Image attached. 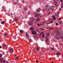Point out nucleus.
<instances>
[{
  "mask_svg": "<svg viewBox=\"0 0 63 63\" xmlns=\"http://www.w3.org/2000/svg\"><path fill=\"white\" fill-rule=\"evenodd\" d=\"M2 47L1 46H0V48H1Z\"/></svg>",
  "mask_w": 63,
  "mask_h": 63,
  "instance_id": "603ef678",
  "label": "nucleus"
},
{
  "mask_svg": "<svg viewBox=\"0 0 63 63\" xmlns=\"http://www.w3.org/2000/svg\"><path fill=\"white\" fill-rule=\"evenodd\" d=\"M2 57V55L1 54H0V57Z\"/></svg>",
  "mask_w": 63,
  "mask_h": 63,
  "instance_id": "473e14b6",
  "label": "nucleus"
},
{
  "mask_svg": "<svg viewBox=\"0 0 63 63\" xmlns=\"http://www.w3.org/2000/svg\"><path fill=\"white\" fill-rule=\"evenodd\" d=\"M44 35H45V34H43L42 35V38H44Z\"/></svg>",
  "mask_w": 63,
  "mask_h": 63,
  "instance_id": "c9c22d12",
  "label": "nucleus"
},
{
  "mask_svg": "<svg viewBox=\"0 0 63 63\" xmlns=\"http://www.w3.org/2000/svg\"><path fill=\"white\" fill-rule=\"evenodd\" d=\"M4 46H6V45L5 44H4Z\"/></svg>",
  "mask_w": 63,
  "mask_h": 63,
  "instance_id": "0e129e2a",
  "label": "nucleus"
},
{
  "mask_svg": "<svg viewBox=\"0 0 63 63\" xmlns=\"http://www.w3.org/2000/svg\"><path fill=\"white\" fill-rule=\"evenodd\" d=\"M20 33H23V30H20Z\"/></svg>",
  "mask_w": 63,
  "mask_h": 63,
  "instance_id": "2eb2a0df",
  "label": "nucleus"
},
{
  "mask_svg": "<svg viewBox=\"0 0 63 63\" xmlns=\"http://www.w3.org/2000/svg\"><path fill=\"white\" fill-rule=\"evenodd\" d=\"M16 35H15L13 36V38H14V39H16Z\"/></svg>",
  "mask_w": 63,
  "mask_h": 63,
  "instance_id": "6ab92c4d",
  "label": "nucleus"
},
{
  "mask_svg": "<svg viewBox=\"0 0 63 63\" xmlns=\"http://www.w3.org/2000/svg\"><path fill=\"white\" fill-rule=\"evenodd\" d=\"M37 21H40V18H37Z\"/></svg>",
  "mask_w": 63,
  "mask_h": 63,
  "instance_id": "a878e982",
  "label": "nucleus"
},
{
  "mask_svg": "<svg viewBox=\"0 0 63 63\" xmlns=\"http://www.w3.org/2000/svg\"><path fill=\"white\" fill-rule=\"evenodd\" d=\"M45 40L47 42H48V38L47 37H46L45 38Z\"/></svg>",
  "mask_w": 63,
  "mask_h": 63,
  "instance_id": "1a4fd4ad",
  "label": "nucleus"
},
{
  "mask_svg": "<svg viewBox=\"0 0 63 63\" xmlns=\"http://www.w3.org/2000/svg\"><path fill=\"white\" fill-rule=\"evenodd\" d=\"M53 33H55L56 32V31H55V30H54L53 31Z\"/></svg>",
  "mask_w": 63,
  "mask_h": 63,
  "instance_id": "2f4dec72",
  "label": "nucleus"
},
{
  "mask_svg": "<svg viewBox=\"0 0 63 63\" xmlns=\"http://www.w3.org/2000/svg\"><path fill=\"white\" fill-rule=\"evenodd\" d=\"M39 30H44L45 29L43 28H40Z\"/></svg>",
  "mask_w": 63,
  "mask_h": 63,
  "instance_id": "4be33fe9",
  "label": "nucleus"
},
{
  "mask_svg": "<svg viewBox=\"0 0 63 63\" xmlns=\"http://www.w3.org/2000/svg\"><path fill=\"white\" fill-rule=\"evenodd\" d=\"M60 52H57L56 53V55L57 56H59V55H60Z\"/></svg>",
  "mask_w": 63,
  "mask_h": 63,
  "instance_id": "9d476101",
  "label": "nucleus"
},
{
  "mask_svg": "<svg viewBox=\"0 0 63 63\" xmlns=\"http://www.w3.org/2000/svg\"><path fill=\"white\" fill-rule=\"evenodd\" d=\"M53 27H50L49 28V30H51V29H52Z\"/></svg>",
  "mask_w": 63,
  "mask_h": 63,
  "instance_id": "aec40b11",
  "label": "nucleus"
},
{
  "mask_svg": "<svg viewBox=\"0 0 63 63\" xmlns=\"http://www.w3.org/2000/svg\"><path fill=\"white\" fill-rule=\"evenodd\" d=\"M4 52H3V53H4Z\"/></svg>",
  "mask_w": 63,
  "mask_h": 63,
  "instance_id": "774afa93",
  "label": "nucleus"
},
{
  "mask_svg": "<svg viewBox=\"0 0 63 63\" xmlns=\"http://www.w3.org/2000/svg\"><path fill=\"white\" fill-rule=\"evenodd\" d=\"M56 26H57V25H58V23H56Z\"/></svg>",
  "mask_w": 63,
  "mask_h": 63,
  "instance_id": "ea45409f",
  "label": "nucleus"
},
{
  "mask_svg": "<svg viewBox=\"0 0 63 63\" xmlns=\"http://www.w3.org/2000/svg\"><path fill=\"white\" fill-rule=\"evenodd\" d=\"M29 41H31V39H29Z\"/></svg>",
  "mask_w": 63,
  "mask_h": 63,
  "instance_id": "4c0bfd02",
  "label": "nucleus"
},
{
  "mask_svg": "<svg viewBox=\"0 0 63 63\" xmlns=\"http://www.w3.org/2000/svg\"><path fill=\"white\" fill-rule=\"evenodd\" d=\"M53 21H51L50 22V23H53Z\"/></svg>",
  "mask_w": 63,
  "mask_h": 63,
  "instance_id": "f704fd0d",
  "label": "nucleus"
},
{
  "mask_svg": "<svg viewBox=\"0 0 63 63\" xmlns=\"http://www.w3.org/2000/svg\"><path fill=\"white\" fill-rule=\"evenodd\" d=\"M28 15H29V14H30V12L29 11L28 12Z\"/></svg>",
  "mask_w": 63,
  "mask_h": 63,
  "instance_id": "58836bf2",
  "label": "nucleus"
},
{
  "mask_svg": "<svg viewBox=\"0 0 63 63\" xmlns=\"http://www.w3.org/2000/svg\"><path fill=\"white\" fill-rule=\"evenodd\" d=\"M60 37L62 39H63L62 42H63V34L61 33L60 34Z\"/></svg>",
  "mask_w": 63,
  "mask_h": 63,
  "instance_id": "39448f33",
  "label": "nucleus"
},
{
  "mask_svg": "<svg viewBox=\"0 0 63 63\" xmlns=\"http://www.w3.org/2000/svg\"><path fill=\"white\" fill-rule=\"evenodd\" d=\"M59 30H62V28H59Z\"/></svg>",
  "mask_w": 63,
  "mask_h": 63,
  "instance_id": "c85d7f7f",
  "label": "nucleus"
},
{
  "mask_svg": "<svg viewBox=\"0 0 63 63\" xmlns=\"http://www.w3.org/2000/svg\"><path fill=\"white\" fill-rule=\"evenodd\" d=\"M33 23L32 22H29V25H32Z\"/></svg>",
  "mask_w": 63,
  "mask_h": 63,
  "instance_id": "6e6552de",
  "label": "nucleus"
},
{
  "mask_svg": "<svg viewBox=\"0 0 63 63\" xmlns=\"http://www.w3.org/2000/svg\"><path fill=\"white\" fill-rule=\"evenodd\" d=\"M46 8L47 10H49L50 9V6L48 5H47L46 6Z\"/></svg>",
  "mask_w": 63,
  "mask_h": 63,
  "instance_id": "f257e3e1",
  "label": "nucleus"
},
{
  "mask_svg": "<svg viewBox=\"0 0 63 63\" xmlns=\"http://www.w3.org/2000/svg\"><path fill=\"white\" fill-rule=\"evenodd\" d=\"M30 20L32 21H35V19H34V18H30Z\"/></svg>",
  "mask_w": 63,
  "mask_h": 63,
  "instance_id": "423d86ee",
  "label": "nucleus"
},
{
  "mask_svg": "<svg viewBox=\"0 0 63 63\" xmlns=\"http://www.w3.org/2000/svg\"><path fill=\"white\" fill-rule=\"evenodd\" d=\"M37 31L38 32H39V29H37Z\"/></svg>",
  "mask_w": 63,
  "mask_h": 63,
  "instance_id": "37998d69",
  "label": "nucleus"
},
{
  "mask_svg": "<svg viewBox=\"0 0 63 63\" xmlns=\"http://www.w3.org/2000/svg\"><path fill=\"white\" fill-rule=\"evenodd\" d=\"M37 25H38V26H41V25H40V24H39V23H38L37 24Z\"/></svg>",
  "mask_w": 63,
  "mask_h": 63,
  "instance_id": "7c9ffc66",
  "label": "nucleus"
},
{
  "mask_svg": "<svg viewBox=\"0 0 63 63\" xmlns=\"http://www.w3.org/2000/svg\"><path fill=\"white\" fill-rule=\"evenodd\" d=\"M38 62V60H37L36 61V62L37 63Z\"/></svg>",
  "mask_w": 63,
  "mask_h": 63,
  "instance_id": "864d4df0",
  "label": "nucleus"
},
{
  "mask_svg": "<svg viewBox=\"0 0 63 63\" xmlns=\"http://www.w3.org/2000/svg\"><path fill=\"white\" fill-rule=\"evenodd\" d=\"M2 8H4V9H5V8L4 7H2Z\"/></svg>",
  "mask_w": 63,
  "mask_h": 63,
  "instance_id": "8fccbe9b",
  "label": "nucleus"
},
{
  "mask_svg": "<svg viewBox=\"0 0 63 63\" xmlns=\"http://www.w3.org/2000/svg\"><path fill=\"white\" fill-rule=\"evenodd\" d=\"M43 23H45V22H43Z\"/></svg>",
  "mask_w": 63,
  "mask_h": 63,
  "instance_id": "6e6d98bb",
  "label": "nucleus"
},
{
  "mask_svg": "<svg viewBox=\"0 0 63 63\" xmlns=\"http://www.w3.org/2000/svg\"><path fill=\"white\" fill-rule=\"evenodd\" d=\"M16 59H18V57H16Z\"/></svg>",
  "mask_w": 63,
  "mask_h": 63,
  "instance_id": "a18cd8bd",
  "label": "nucleus"
},
{
  "mask_svg": "<svg viewBox=\"0 0 63 63\" xmlns=\"http://www.w3.org/2000/svg\"><path fill=\"white\" fill-rule=\"evenodd\" d=\"M60 1L61 2H62V0H60Z\"/></svg>",
  "mask_w": 63,
  "mask_h": 63,
  "instance_id": "5fc2aeb1",
  "label": "nucleus"
},
{
  "mask_svg": "<svg viewBox=\"0 0 63 63\" xmlns=\"http://www.w3.org/2000/svg\"><path fill=\"white\" fill-rule=\"evenodd\" d=\"M15 21H18V19L17 18H15Z\"/></svg>",
  "mask_w": 63,
  "mask_h": 63,
  "instance_id": "412c9836",
  "label": "nucleus"
},
{
  "mask_svg": "<svg viewBox=\"0 0 63 63\" xmlns=\"http://www.w3.org/2000/svg\"><path fill=\"white\" fill-rule=\"evenodd\" d=\"M49 29V28H47V29Z\"/></svg>",
  "mask_w": 63,
  "mask_h": 63,
  "instance_id": "13d9d810",
  "label": "nucleus"
},
{
  "mask_svg": "<svg viewBox=\"0 0 63 63\" xmlns=\"http://www.w3.org/2000/svg\"><path fill=\"white\" fill-rule=\"evenodd\" d=\"M30 30L31 31L32 30H34V28H33V27H32L30 29Z\"/></svg>",
  "mask_w": 63,
  "mask_h": 63,
  "instance_id": "a211bd4d",
  "label": "nucleus"
},
{
  "mask_svg": "<svg viewBox=\"0 0 63 63\" xmlns=\"http://www.w3.org/2000/svg\"><path fill=\"white\" fill-rule=\"evenodd\" d=\"M43 20H45V19H44V18H43Z\"/></svg>",
  "mask_w": 63,
  "mask_h": 63,
  "instance_id": "e2e57ef3",
  "label": "nucleus"
},
{
  "mask_svg": "<svg viewBox=\"0 0 63 63\" xmlns=\"http://www.w3.org/2000/svg\"><path fill=\"white\" fill-rule=\"evenodd\" d=\"M32 34L34 35H35L37 34V32L35 31H32Z\"/></svg>",
  "mask_w": 63,
  "mask_h": 63,
  "instance_id": "7ed1b4c3",
  "label": "nucleus"
},
{
  "mask_svg": "<svg viewBox=\"0 0 63 63\" xmlns=\"http://www.w3.org/2000/svg\"><path fill=\"white\" fill-rule=\"evenodd\" d=\"M5 61V60H4L2 61V62H4Z\"/></svg>",
  "mask_w": 63,
  "mask_h": 63,
  "instance_id": "de8ad7c7",
  "label": "nucleus"
},
{
  "mask_svg": "<svg viewBox=\"0 0 63 63\" xmlns=\"http://www.w3.org/2000/svg\"><path fill=\"white\" fill-rule=\"evenodd\" d=\"M0 23L2 24H4L5 23V21H2Z\"/></svg>",
  "mask_w": 63,
  "mask_h": 63,
  "instance_id": "9b49d317",
  "label": "nucleus"
},
{
  "mask_svg": "<svg viewBox=\"0 0 63 63\" xmlns=\"http://www.w3.org/2000/svg\"><path fill=\"white\" fill-rule=\"evenodd\" d=\"M53 5H54L55 7H57V4H56L55 3H54L53 4Z\"/></svg>",
  "mask_w": 63,
  "mask_h": 63,
  "instance_id": "f8f14e48",
  "label": "nucleus"
},
{
  "mask_svg": "<svg viewBox=\"0 0 63 63\" xmlns=\"http://www.w3.org/2000/svg\"><path fill=\"white\" fill-rule=\"evenodd\" d=\"M4 36H8V33H5L4 34Z\"/></svg>",
  "mask_w": 63,
  "mask_h": 63,
  "instance_id": "cd10ccee",
  "label": "nucleus"
},
{
  "mask_svg": "<svg viewBox=\"0 0 63 63\" xmlns=\"http://www.w3.org/2000/svg\"><path fill=\"white\" fill-rule=\"evenodd\" d=\"M35 17H38V16H39V14H37V13H35Z\"/></svg>",
  "mask_w": 63,
  "mask_h": 63,
  "instance_id": "0eeeda50",
  "label": "nucleus"
},
{
  "mask_svg": "<svg viewBox=\"0 0 63 63\" xmlns=\"http://www.w3.org/2000/svg\"><path fill=\"white\" fill-rule=\"evenodd\" d=\"M63 8V4L62 5V6L61 7V8Z\"/></svg>",
  "mask_w": 63,
  "mask_h": 63,
  "instance_id": "e433bc0d",
  "label": "nucleus"
},
{
  "mask_svg": "<svg viewBox=\"0 0 63 63\" xmlns=\"http://www.w3.org/2000/svg\"><path fill=\"white\" fill-rule=\"evenodd\" d=\"M26 37H29V35H28V33H26Z\"/></svg>",
  "mask_w": 63,
  "mask_h": 63,
  "instance_id": "ddd939ff",
  "label": "nucleus"
},
{
  "mask_svg": "<svg viewBox=\"0 0 63 63\" xmlns=\"http://www.w3.org/2000/svg\"><path fill=\"white\" fill-rule=\"evenodd\" d=\"M61 19V18L59 19V20H60Z\"/></svg>",
  "mask_w": 63,
  "mask_h": 63,
  "instance_id": "3c124183",
  "label": "nucleus"
},
{
  "mask_svg": "<svg viewBox=\"0 0 63 63\" xmlns=\"http://www.w3.org/2000/svg\"><path fill=\"white\" fill-rule=\"evenodd\" d=\"M10 51L11 52H13L14 50L13 49V48H11L10 49Z\"/></svg>",
  "mask_w": 63,
  "mask_h": 63,
  "instance_id": "dca6fc26",
  "label": "nucleus"
},
{
  "mask_svg": "<svg viewBox=\"0 0 63 63\" xmlns=\"http://www.w3.org/2000/svg\"><path fill=\"white\" fill-rule=\"evenodd\" d=\"M13 14H11V16H13Z\"/></svg>",
  "mask_w": 63,
  "mask_h": 63,
  "instance_id": "4d7b16f0",
  "label": "nucleus"
},
{
  "mask_svg": "<svg viewBox=\"0 0 63 63\" xmlns=\"http://www.w3.org/2000/svg\"><path fill=\"white\" fill-rule=\"evenodd\" d=\"M28 9V8L26 7H25V8H24V11H26V10H27V9Z\"/></svg>",
  "mask_w": 63,
  "mask_h": 63,
  "instance_id": "f3484780",
  "label": "nucleus"
},
{
  "mask_svg": "<svg viewBox=\"0 0 63 63\" xmlns=\"http://www.w3.org/2000/svg\"><path fill=\"white\" fill-rule=\"evenodd\" d=\"M4 46V47H6V46Z\"/></svg>",
  "mask_w": 63,
  "mask_h": 63,
  "instance_id": "09e8293b",
  "label": "nucleus"
},
{
  "mask_svg": "<svg viewBox=\"0 0 63 63\" xmlns=\"http://www.w3.org/2000/svg\"><path fill=\"white\" fill-rule=\"evenodd\" d=\"M36 49H37V50L38 51L39 50V47H37L36 48Z\"/></svg>",
  "mask_w": 63,
  "mask_h": 63,
  "instance_id": "c756f323",
  "label": "nucleus"
},
{
  "mask_svg": "<svg viewBox=\"0 0 63 63\" xmlns=\"http://www.w3.org/2000/svg\"><path fill=\"white\" fill-rule=\"evenodd\" d=\"M56 18H54V20H56Z\"/></svg>",
  "mask_w": 63,
  "mask_h": 63,
  "instance_id": "79ce46f5",
  "label": "nucleus"
},
{
  "mask_svg": "<svg viewBox=\"0 0 63 63\" xmlns=\"http://www.w3.org/2000/svg\"><path fill=\"white\" fill-rule=\"evenodd\" d=\"M52 63H53V62H52Z\"/></svg>",
  "mask_w": 63,
  "mask_h": 63,
  "instance_id": "338daca9",
  "label": "nucleus"
},
{
  "mask_svg": "<svg viewBox=\"0 0 63 63\" xmlns=\"http://www.w3.org/2000/svg\"><path fill=\"white\" fill-rule=\"evenodd\" d=\"M54 49V48H52V50H53Z\"/></svg>",
  "mask_w": 63,
  "mask_h": 63,
  "instance_id": "c03bdc74",
  "label": "nucleus"
},
{
  "mask_svg": "<svg viewBox=\"0 0 63 63\" xmlns=\"http://www.w3.org/2000/svg\"><path fill=\"white\" fill-rule=\"evenodd\" d=\"M46 36H49V33H47V34H46Z\"/></svg>",
  "mask_w": 63,
  "mask_h": 63,
  "instance_id": "bb28decb",
  "label": "nucleus"
},
{
  "mask_svg": "<svg viewBox=\"0 0 63 63\" xmlns=\"http://www.w3.org/2000/svg\"><path fill=\"white\" fill-rule=\"evenodd\" d=\"M59 22L60 24H62V21H60Z\"/></svg>",
  "mask_w": 63,
  "mask_h": 63,
  "instance_id": "b1692460",
  "label": "nucleus"
},
{
  "mask_svg": "<svg viewBox=\"0 0 63 63\" xmlns=\"http://www.w3.org/2000/svg\"><path fill=\"white\" fill-rule=\"evenodd\" d=\"M2 59H0V62H2Z\"/></svg>",
  "mask_w": 63,
  "mask_h": 63,
  "instance_id": "72a5a7b5",
  "label": "nucleus"
},
{
  "mask_svg": "<svg viewBox=\"0 0 63 63\" xmlns=\"http://www.w3.org/2000/svg\"><path fill=\"white\" fill-rule=\"evenodd\" d=\"M59 14H60V12H59L57 14V16H56V17H58V16H59Z\"/></svg>",
  "mask_w": 63,
  "mask_h": 63,
  "instance_id": "4468645a",
  "label": "nucleus"
},
{
  "mask_svg": "<svg viewBox=\"0 0 63 63\" xmlns=\"http://www.w3.org/2000/svg\"><path fill=\"white\" fill-rule=\"evenodd\" d=\"M4 63H6V62H5ZM6 63H8L7 62Z\"/></svg>",
  "mask_w": 63,
  "mask_h": 63,
  "instance_id": "bf43d9fd",
  "label": "nucleus"
},
{
  "mask_svg": "<svg viewBox=\"0 0 63 63\" xmlns=\"http://www.w3.org/2000/svg\"><path fill=\"white\" fill-rule=\"evenodd\" d=\"M41 9L40 8H38V9H37L36 12L38 13H39V12H40L41 11Z\"/></svg>",
  "mask_w": 63,
  "mask_h": 63,
  "instance_id": "20e7f679",
  "label": "nucleus"
},
{
  "mask_svg": "<svg viewBox=\"0 0 63 63\" xmlns=\"http://www.w3.org/2000/svg\"><path fill=\"white\" fill-rule=\"evenodd\" d=\"M15 56H16V54H14Z\"/></svg>",
  "mask_w": 63,
  "mask_h": 63,
  "instance_id": "680f3d73",
  "label": "nucleus"
},
{
  "mask_svg": "<svg viewBox=\"0 0 63 63\" xmlns=\"http://www.w3.org/2000/svg\"><path fill=\"white\" fill-rule=\"evenodd\" d=\"M59 10H61V8H60L59 9Z\"/></svg>",
  "mask_w": 63,
  "mask_h": 63,
  "instance_id": "052dcab7",
  "label": "nucleus"
},
{
  "mask_svg": "<svg viewBox=\"0 0 63 63\" xmlns=\"http://www.w3.org/2000/svg\"><path fill=\"white\" fill-rule=\"evenodd\" d=\"M56 38L57 40H59L60 39V36L59 35L56 34Z\"/></svg>",
  "mask_w": 63,
  "mask_h": 63,
  "instance_id": "f03ea898",
  "label": "nucleus"
},
{
  "mask_svg": "<svg viewBox=\"0 0 63 63\" xmlns=\"http://www.w3.org/2000/svg\"><path fill=\"white\" fill-rule=\"evenodd\" d=\"M41 25H42V26H43V25L41 24Z\"/></svg>",
  "mask_w": 63,
  "mask_h": 63,
  "instance_id": "69168bd1",
  "label": "nucleus"
},
{
  "mask_svg": "<svg viewBox=\"0 0 63 63\" xmlns=\"http://www.w3.org/2000/svg\"><path fill=\"white\" fill-rule=\"evenodd\" d=\"M54 1L55 2V3H58V0H54Z\"/></svg>",
  "mask_w": 63,
  "mask_h": 63,
  "instance_id": "5701e85b",
  "label": "nucleus"
},
{
  "mask_svg": "<svg viewBox=\"0 0 63 63\" xmlns=\"http://www.w3.org/2000/svg\"><path fill=\"white\" fill-rule=\"evenodd\" d=\"M53 18H55V16H54L53 17H52Z\"/></svg>",
  "mask_w": 63,
  "mask_h": 63,
  "instance_id": "a19ab883",
  "label": "nucleus"
},
{
  "mask_svg": "<svg viewBox=\"0 0 63 63\" xmlns=\"http://www.w3.org/2000/svg\"><path fill=\"white\" fill-rule=\"evenodd\" d=\"M57 34L58 35H59L60 34V32H57Z\"/></svg>",
  "mask_w": 63,
  "mask_h": 63,
  "instance_id": "393cba45",
  "label": "nucleus"
},
{
  "mask_svg": "<svg viewBox=\"0 0 63 63\" xmlns=\"http://www.w3.org/2000/svg\"><path fill=\"white\" fill-rule=\"evenodd\" d=\"M44 33V32H42L41 33V34H43V33Z\"/></svg>",
  "mask_w": 63,
  "mask_h": 63,
  "instance_id": "49530a36",
  "label": "nucleus"
}]
</instances>
